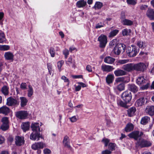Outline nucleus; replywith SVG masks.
Returning a JSON list of instances; mask_svg holds the SVG:
<instances>
[{"instance_id": "1", "label": "nucleus", "mask_w": 154, "mask_h": 154, "mask_svg": "<svg viewBox=\"0 0 154 154\" xmlns=\"http://www.w3.org/2000/svg\"><path fill=\"white\" fill-rule=\"evenodd\" d=\"M139 51V49L136 46L133 45L128 47L126 50L127 55L131 57L136 56Z\"/></svg>"}, {"instance_id": "2", "label": "nucleus", "mask_w": 154, "mask_h": 154, "mask_svg": "<svg viewBox=\"0 0 154 154\" xmlns=\"http://www.w3.org/2000/svg\"><path fill=\"white\" fill-rule=\"evenodd\" d=\"M97 41L99 42V47L101 48H104L107 43V37L105 35L102 34L98 38Z\"/></svg>"}, {"instance_id": "3", "label": "nucleus", "mask_w": 154, "mask_h": 154, "mask_svg": "<svg viewBox=\"0 0 154 154\" xmlns=\"http://www.w3.org/2000/svg\"><path fill=\"white\" fill-rule=\"evenodd\" d=\"M19 101L17 99L10 97L7 99L6 104L9 106L17 107L19 105Z\"/></svg>"}, {"instance_id": "4", "label": "nucleus", "mask_w": 154, "mask_h": 154, "mask_svg": "<svg viewBox=\"0 0 154 154\" xmlns=\"http://www.w3.org/2000/svg\"><path fill=\"white\" fill-rule=\"evenodd\" d=\"M126 48V45L124 44H120L118 46H115L113 49V53L117 55H119L122 52H124Z\"/></svg>"}, {"instance_id": "5", "label": "nucleus", "mask_w": 154, "mask_h": 154, "mask_svg": "<svg viewBox=\"0 0 154 154\" xmlns=\"http://www.w3.org/2000/svg\"><path fill=\"white\" fill-rule=\"evenodd\" d=\"M132 95L131 91H126L123 92L122 94V98L124 101L129 103L131 101Z\"/></svg>"}, {"instance_id": "6", "label": "nucleus", "mask_w": 154, "mask_h": 154, "mask_svg": "<svg viewBox=\"0 0 154 154\" xmlns=\"http://www.w3.org/2000/svg\"><path fill=\"white\" fill-rule=\"evenodd\" d=\"M146 69V66L144 63L140 62L134 64V70L144 72Z\"/></svg>"}, {"instance_id": "7", "label": "nucleus", "mask_w": 154, "mask_h": 154, "mask_svg": "<svg viewBox=\"0 0 154 154\" xmlns=\"http://www.w3.org/2000/svg\"><path fill=\"white\" fill-rule=\"evenodd\" d=\"M15 116L20 119H25L27 118L28 113L26 111H19L16 112Z\"/></svg>"}, {"instance_id": "8", "label": "nucleus", "mask_w": 154, "mask_h": 154, "mask_svg": "<svg viewBox=\"0 0 154 154\" xmlns=\"http://www.w3.org/2000/svg\"><path fill=\"white\" fill-rule=\"evenodd\" d=\"M143 134V133L142 132L134 131L129 134L128 136L131 138H134L135 140H137Z\"/></svg>"}, {"instance_id": "9", "label": "nucleus", "mask_w": 154, "mask_h": 154, "mask_svg": "<svg viewBox=\"0 0 154 154\" xmlns=\"http://www.w3.org/2000/svg\"><path fill=\"white\" fill-rule=\"evenodd\" d=\"M46 147V144L45 143L40 142L35 143L32 145L31 147L33 149L36 150L43 149Z\"/></svg>"}, {"instance_id": "10", "label": "nucleus", "mask_w": 154, "mask_h": 154, "mask_svg": "<svg viewBox=\"0 0 154 154\" xmlns=\"http://www.w3.org/2000/svg\"><path fill=\"white\" fill-rule=\"evenodd\" d=\"M122 68L125 71L128 72L134 70V63H128L123 65Z\"/></svg>"}, {"instance_id": "11", "label": "nucleus", "mask_w": 154, "mask_h": 154, "mask_svg": "<svg viewBox=\"0 0 154 154\" xmlns=\"http://www.w3.org/2000/svg\"><path fill=\"white\" fill-rule=\"evenodd\" d=\"M41 138L42 139L44 138L39 133H35L33 132L30 135V138L32 140L38 141Z\"/></svg>"}, {"instance_id": "12", "label": "nucleus", "mask_w": 154, "mask_h": 154, "mask_svg": "<svg viewBox=\"0 0 154 154\" xmlns=\"http://www.w3.org/2000/svg\"><path fill=\"white\" fill-rule=\"evenodd\" d=\"M145 112L147 114L150 116L154 115V106L148 105L145 110Z\"/></svg>"}, {"instance_id": "13", "label": "nucleus", "mask_w": 154, "mask_h": 154, "mask_svg": "<svg viewBox=\"0 0 154 154\" xmlns=\"http://www.w3.org/2000/svg\"><path fill=\"white\" fill-rule=\"evenodd\" d=\"M138 145L141 147H148L151 146V143L143 139H140L138 142Z\"/></svg>"}, {"instance_id": "14", "label": "nucleus", "mask_w": 154, "mask_h": 154, "mask_svg": "<svg viewBox=\"0 0 154 154\" xmlns=\"http://www.w3.org/2000/svg\"><path fill=\"white\" fill-rule=\"evenodd\" d=\"M24 142L23 137H20L18 136H16L15 142V144L17 146H22L24 144Z\"/></svg>"}, {"instance_id": "15", "label": "nucleus", "mask_w": 154, "mask_h": 154, "mask_svg": "<svg viewBox=\"0 0 154 154\" xmlns=\"http://www.w3.org/2000/svg\"><path fill=\"white\" fill-rule=\"evenodd\" d=\"M10 108L5 105L3 106L0 108V114H2L5 116H7L10 113Z\"/></svg>"}, {"instance_id": "16", "label": "nucleus", "mask_w": 154, "mask_h": 154, "mask_svg": "<svg viewBox=\"0 0 154 154\" xmlns=\"http://www.w3.org/2000/svg\"><path fill=\"white\" fill-rule=\"evenodd\" d=\"M65 63L67 66H70L71 64L72 67L74 68L75 67V60L72 59L71 55L70 56L67 60L65 61Z\"/></svg>"}, {"instance_id": "17", "label": "nucleus", "mask_w": 154, "mask_h": 154, "mask_svg": "<svg viewBox=\"0 0 154 154\" xmlns=\"http://www.w3.org/2000/svg\"><path fill=\"white\" fill-rule=\"evenodd\" d=\"M147 17L150 20H154V10L151 8H148L146 13Z\"/></svg>"}, {"instance_id": "18", "label": "nucleus", "mask_w": 154, "mask_h": 154, "mask_svg": "<svg viewBox=\"0 0 154 154\" xmlns=\"http://www.w3.org/2000/svg\"><path fill=\"white\" fill-rule=\"evenodd\" d=\"M63 143L64 147L69 149L71 148V147L70 145V140L69 137L67 135L65 136L64 137Z\"/></svg>"}, {"instance_id": "19", "label": "nucleus", "mask_w": 154, "mask_h": 154, "mask_svg": "<svg viewBox=\"0 0 154 154\" xmlns=\"http://www.w3.org/2000/svg\"><path fill=\"white\" fill-rule=\"evenodd\" d=\"M128 89L129 91L135 93L138 91L139 88L134 84L131 83L128 84Z\"/></svg>"}, {"instance_id": "20", "label": "nucleus", "mask_w": 154, "mask_h": 154, "mask_svg": "<svg viewBox=\"0 0 154 154\" xmlns=\"http://www.w3.org/2000/svg\"><path fill=\"white\" fill-rule=\"evenodd\" d=\"M127 73L124 70L118 68L114 71V74L116 76H119L126 75Z\"/></svg>"}, {"instance_id": "21", "label": "nucleus", "mask_w": 154, "mask_h": 154, "mask_svg": "<svg viewBox=\"0 0 154 154\" xmlns=\"http://www.w3.org/2000/svg\"><path fill=\"white\" fill-rule=\"evenodd\" d=\"M136 111V108L134 106H132L127 110V114L129 117L133 116L135 114V112Z\"/></svg>"}, {"instance_id": "22", "label": "nucleus", "mask_w": 154, "mask_h": 154, "mask_svg": "<svg viewBox=\"0 0 154 154\" xmlns=\"http://www.w3.org/2000/svg\"><path fill=\"white\" fill-rule=\"evenodd\" d=\"M101 69L103 72H110L114 69L112 66L107 65H102Z\"/></svg>"}, {"instance_id": "23", "label": "nucleus", "mask_w": 154, "mask_h": 154, "mask_svg": "<svg viewBox=\"0 0 154 154\" xmlns=\"http://www.w3.org/2000/svg\"><path fill=\"white\" fill-rule=\"evenodd\" d=\"M146 80L145 79L144 76L138 77L136 80V83L139 85H142L146 83Z\"/></svg>"}, {"instance_id": "24", "label": "nucleus", "mask_w": 154, "mask_h": 154, "mask_svg": "<svg viewBox=\"0 0 154 154\" xmlns=\"http://www.w3.org/2000/svg\"><path fill=\"white\" fill-rule=\"evenodd\" d=\"M14 55L10 51L6 52L4 54V57L5 59L7 60H13Z\"/></svg>"}, {"instance_id": "25", "label": "nucleus", "mask_w": 154, "mask_h": 154, "mask_svg": "<svg viewBox=\"0 0 154 154\" xmlns=\"http://www.w3.org/2000/svg\"><path fill=\"white\" fill-rule=\"evenodd\" d=\"M146 100V98L144 97H140L136 100V103L138 106H141L144 105Z\"/></svg>"}, {"instance_id": "26", "label": "nucleus", "mask_w": 154, "mask_h": 154, "mask_svg": "<svg viewBox=\"0 0 154 154\" xmlns=\"http://www.w3.org/2000/svg\"><path fill=\"white\" fill-rule=\"evenodd\" d=\"M114 76L113 74L108 75L106 78V82L108 84L112 83L114 80Z\"/></svg>"}, {"instance_id": "27", "label": "nucleus", "mask_w": 154, "mask_h": 154, "mask_svg": "<svg viewBox=\"0 0 154 154\" xmlns=\"http://www.w3.org/2000/svg\"><path fill=\"white\" fill-rule=\"evenodd\" d=\"M117 104L118 106L125 108H128V106L127 105V104L128 103L127 102H126L124 101V102L120 99L117 100Z\"/></svg>"}, {"instance_id": "28", "label": "nucleus", "mask_w": 154, "mask_h": 154, "mask_svg": "<svg viewBox=\"0 0 154 154\" xmlns=\"http://www.w3.org/2000/svg\"><path fill=\"white\" fill-rule=\"evenodd\" d=\"M9 91V88L7 85H4L1 89L2 93L5 96L8 95Z\"/></svg>"}, {"instance_id": "29", "label": "nucleus", "mask_w": 154, "mask_h": 154, "mask_svg": "<svg viewBox=\"0 0 154 154\" xmlns=\"http://www.w3.org/2000/svg\"><path fill=\"white\" fill-rule=\"evenodd\" d=\"M20 106L22 107H24L27 105L28 100L27 98L24 97H20Z\"/></svg>"}, {"instance_id": "30", "label": "nucleus", "mask_w": 154, "mask_h": 154, "mask_svg": "<svg viewBox=\"0 0 154 154\" xmlns=\"http://www.w3.org/2000/svg\"><path fill=\"white\" fill-rule=\"evenodd\" d=\"M87 5L86 1L84 0H80L78 1L76 3V5L78 8L84 7Z\"/></svg>"}, {"instance_id": "31", "label": "nucleus", "mask_w": 154, "mask_h": 154, "mask_svg": "<svg viewBox=\"0 0 154 154\" xmlns=\"http://www.w3.org/2000/svg\"><path fill=\"white\" fill-rule=\"evenodd\" d=\"M137 46L139 47V48L142 49H144L146 47V43L145 42L140 40L137 41Z\"/></svg>"}, {"instance_id": "32", "label": "nucleus", "mask_w": 154, "mask_h": 154, "mask_svg": "<svg viewBox=\"0 0 154 154\" xmlns=\"http://www.w3.org/2000/svg\"><path fill=\"white\" fill-rule=\"evenodd\" d=\"M115 59L111 57L108 56L106 57L104 59V62L108 64H112L114 62Z\"/></svg>"}, {"instance_id": "33", "label": "nucleus", "mask_w": 154, "mask_h": 154, "mask_svg": "<svg viewBox=\"0 0 154 154\" xmlns=\"http://www.w3.org/2000/svg\"><path fill=\"white\" fill-rule=\"evenodd\" d=\"M119 30L117 29H115L111 30L109 33L108 37L109 38H112L116 36L119 32Z\"/></svg>"}, {"instance_id": "34", "label": "nucleus", "mask_w": 154, "mask_h": 154, "mask_svg": "<svg viewBox=\"0 0 154 154\" xmlns=\"http://www.w3.org/2000/svg\"><path fill=\"white\" fill-rule=\"evenodd\" d=\"M150 120L149 117L147 116H144L142 118L140 121L141 124L145 125L147 124Z\"/></svg>"}, {"instance_id": "35", "label": "nucleus", "mask_w": 154, "mask_h": 154, "mask_svg": "<svg viewBox=\"0 0 154 154\" xmlns=\"http://www.w3.org/2000/svg\"><path fill=\"white\" fill-rule=\"evenodd\" d=\"M122 22L123 25L128 26L132 25L133 23L132 21L127 19H125L123 20Z\"/></svg>"}, {"instance_id": "36", "label": "nucleus", "mask_w": 154, "mask_h": 154, "mask_svg": "<svg viewBox=\"0 0 154 154\" xmlns=\"http://www.w3.org/2000/svg\"><path fill=\"white\" fill-rule=\"evenodd\" d=\"M27 96L30 97L33 94L34 91L32 86L29 85H28V90L27 91Z\"/></svg>"}, {"instance_id": "37", "label": "nucleus", "mask_w": 154, "mask_h": 154, "mask_svg": "<svg viewBox=\"0 0 154 154\" xmlns=\"http://www.w3.org/2000/svg\"><path fill=\"white\" fill-rule=\"evenodd\" d=\"M125 84L124 82L118 84L117 89L120 91H122L125 89Z\"/></svg>"}, {"instance_id": "38", "label": "nucleus", "mask_w": 154, "mask_h": 154, "mask_svg": "<svg viewBox=\"0 0 154 154\" xmlns=\"http://www.w3.org/2000/svg\"><path fill=\"white\" fill-rule=\"evenodd\" d=\"M131 29H125L122 30V33L123 36H125L130 34L131 33Z\"/></svg>"}, {"instance_id": "39", "label": "nucleus", "mask_w": 154, "mask_h": 154, "mask_svg": "<svg viewBox=\"0 0 154 154\" xmlns=\"http://www.w3.org/2000/svg\"><path fill=\"white\" fill-rule=\"evenodd\" d=\"M5 36L4 33L2 32H0V43H2L5 41Z\"/></svg>"}, {"instance_id": "40", "label": "nucleus", "mask_w": 154, "mask_h": 154, "mask_svg": "<svg viewBox=\"0 0 154 154\" xmlns=\"http://www.w3.org/2000/svg\"><path fill=\"white\" fill-rule=\"evenodd\" d=\"M103 6V4L102 2H96L94 7L96 9H100Z\"/></svg>"}, {"instance_id": "41", "label": "nucleus", "mask_w": 154, "mask_h": 154, "mask_svg": "<svg viewBox=\"0 0 154 154\" xmlns=\"http://www.w3.org/2000/svg\"><path fill=\"white\" fill-rule=\"evenodd\" d=\"M118 42L117 39L115 38L111 41L109 43V45L110 46L113 47L114 46H117L118 45Z\"/></svg>"}, {"instance_id": "42", "label": "nucleus", "mask_w": 154, "mask_h": 154, "mask_svg": "<svg viewBox=\"0 0 154 154\" xmlns=\"http://www.w3.org/2000/svg\"><path fill=\"white\" fill-rule=\"evenodd\" d=\"M31 128L32 129L33 132L39 133L40 128L39 126H31Z\"/></svg>"}, {"instance_id": "43", "label": "nucleus", "mask_w": 154, "mask_h": 154, "mask_svg": "<svg viewBox=\"0 0 154 154\" xmlns=\"http://www.w3.org/2000/svg\"><path fill=\"white\" fill-rule=\"evenodd\" d=\"M10 46L8 45H0V50L2 51H6L10 49Z\"/></svg>"}, {"instance_id": "44", "label": "nucleus", "mask_w": 154, "mask_h": 154, "mask_svg": "<svg viewBox=\"0 0 154 154\" xmlns=\"http://www.w3.org/2000/svg\"><path fill=\"white\" fill-rule=\"evenodd\" d=\"M108 146L109 150L111 151L115 150L116 144L114 143H110L109 144Z\"/></svg>"}, {"instance_id": "45", "label": "nucleus", "mask_w": 154, "mask_h": 154, "mask_svg": "<svg viewBox=\"0 0 154 154\" xmlns=\"http://www.w3.org/2000/svg\"><path fill=\"white\" fill-rule=\"evenodd\" d=\"M1 121L3 123V125H8L9 120L7 117H3Z\"/></svg>"}, {"instance_id": "46", "label": "nucleus", "mask_w": 154, "mask_h": 154, "mask_svg": "<svg viewBox=\"0 0 154 154\" xmlns=\"http://www.w3.org/2000/svg\"><path fill=\"white\" fill-rule=\"evenodd\" d=\"M64 63V61L63 60H61L59 61L57 63V66L59 71H61V68Z\"/></svg>"}, {"instance_id": "47", "label": "nucleus", "mask_w": 154, "mask_h": 154, "mask_svg": "<svg viewBox=\"0 0 154 154\" xmlns=\"http://www.w3.org/2000/svg\"><path fill=\"white\" fill-rule=\"evenodd\" d=\"M134 126H126L125 129L126 132H129L133 131L134 128Z\"/></svg>"}, {"instance_id": "48", "label": "nucleus", "mask_w": 154, "mask_h": 154, "mask_svg": "<svg viewBox=\"0 0 154 154\" xmlns=\"http://www.w3.org/2000/svg\"><path fill=\"white\" fill-rule=\"evenodd\" d=\"M47 68L48 70L49 74L51 75L52 72V65L51 63H47Z\"/></svg>"}, {"instance_id": "49", "label": "nucleus", "mask_w": 154, "mask_h": 154, "mask_svg": "<svg viewBox=\"0 0 154 154\" xmlns=\"http://www.w3.org/2000/svg\"><path fill=\"white\" fill-rule=\"evenodd\" d=\"M124 80V78L123 77H118L116 79L114 85H118L119 83L121 82H122Z\"/></svg>"}, {"instance_id": "50", "label": "nucleus", "mask_w": 154, "mask_h": 154, "mask_svg": "<svg viewBox=\"0 0 154 154\" xmlns=\"http://www.w3.org/2000/svg\"><path fill=\"white\" fill-rule=\"evenodd\" d=\"M61 79L64 80V82H66L67 83V85H66V86H69V83H70V81L69 80V79H68V78H67L64 75H63L61 77Z\"/></svg>"}, {"instance_id": "51", "label": "nucleus", "mask_w": 154, "mask_h": 154, "mask_svg": "<svg viewBox=\"0 0 154 154\" xmlns=\"http://www.w3.org/2000/svg\"><path fill=\"white\" fill-rule=\"evenodd\" d=\"M49 52L51 56L52 57H54L55 54V49L54 48L51 47L49 50Z\"/></svg>"}, {"instance_id": "52", "label": "nucleus", "mask_w": 154, "mask_h": 154, "mask_svg": "<svg viewBox=\"0 0 154 154\" xmlns=\"http://www.w3.org/2000/svg\"><path fill=\"white\" fill-rule=\"evenodd\" d=\"M105 120L106 122L107 125H110L112 123L111 120L109 117L106 116Z\"/></svg>"}, {"instance_id": "53", "label": "nucleus", "mask_w": 154, "mask_h": 154, "mask_svg": "<svg viewBox=\"0 0 154 154\" xmlns=\"http://www.w3.org/2000/svg\"><path fill=\"white\" fill-rule=\"evenodd\" d=\"M69 51L67 49H65L63 51V54L64 55L65 58L66 59L68 57V55L69 54Z\"/></svg>"}, {"instance_id": "54", "label": "nucleus", "mask_w": 154, "mask_h": 154, "mask_svg": "<svg viewBox=\"0 0 154 154\" xmlns=\"http://www.w3.org/2000/svg\"><path fill=\"white\" fill-rule=\"evenodd\" d=\"M20 88L23 90L27 89V85L26 83L22 82L20 85Z\"/></svg>"}, {"instance_id": "55", "label": "nucleus", "mask_w": 154, "mask_h": 154, "mask_svg": "<svg viewBox=\"0 0 154 154\" xmlns=\"http://www.w3.org/2000/svg\"><path fill=\"white\" fill-rule=\"evenodd\" d=\"M21 128L24 132H25L26 131L29 130V126H21Z\"/></svg>"}, {"instance_id": "56", "label": "nucleus", "mask_w": 154, "mask_h": 154, "mask_svg": "<svg viewBox=\"0 0 154 154\" xmlns=\"http://www.w3.org/2000/svg\"><path fill=\"white\" fill-rule=\"evenodd\" d=\"M128 4L133 5H135L137 3L134 0H127Z\"/></svg>"}, {"instance_id": "57", "label": "nucleus", "mask_w": 154, "mask_h": 154, "mask_svg": "<svg viewBox=\"0 0 154 154\" xmlns=\"http://www.w3.org/2000/svg\"><path fill=\"white\" fill-rule=\"evenodd\" d=\"M4 17V13L3 12H0V24L3 25L2 19Z\"/></svg>"}, {"instance_id": "58", "label": "nucleus", "mask_w": 154, "mask_h": 154, "mask_svg": "<svg viewBox=\"0 0 154 154\" xmlns=\"http://www.w3.org/2000/svg\"><path fill=\"white\" fill-rule=\"evenodd\" d=\"M102 141L104 143L105 146H107L109 142V140L106 138L103 139L102 140Z\"/></svg>"}, {"instance_id": "59", "label": "nucleus", "mask_w": 154, "mask_h": 154, "mask_svg": "<svg viewBox=\"0 0 154 154\" xmlns=\"http://www.w3.org/2000/svg\"><path fill=\"white\" fill-rule=\"evenodd\" d=\"M71 77L74 79H83V75H72Z\"/></svg>"}, {"instance_id": "60", "label": "nucleus", "mask_w": 154, "mask_h": 154, "mask_svg": "<svg viewBox=\"0 0 154 154\" xmlns=\"http://www.w3.org/2000/svg\"><path fill=\"white\" fill-rule=\"evenodd\" d=\"M104 25V24H103L101 22H100V23H98L96 25L95 28L97 29L100 28L102 27H103Z\"/></svg>"}, {"instance_id": "61", "label": "nucleus", "mask_w": 154, "mask_h": 154, "mask_svg": "<svg viewBox=\"0 0 154 154\" xmlns=\"http://www.w3.org/2000/svg\"><path fill=\"white\" fill-rule=\"evenodd\" d=\"M112 152L110 150L106 149L102 152V154H110Z\"/></svg>"}, {"instance_id": "62", "label": "nucleus", "mask_w": 154, "mask_h": 154, "mask_svg": "<svg viewBox=\"0 0 154 154\" xmlns=\"http://www.w3.org/2000/svg\"><path fill=\"white\" fill-rule=\"evenodd\" d=\"M149 86V83H147V84H146L145 85H143V86H142V87H141V88L143 90L146 89L148 88Z\"/></svg>"}, {"instance_id": "63", "label": "nucleus", "mask_w": 154, "mask_h": 154, "mask_svg": "<svg viewBox=\"0 0 154 154\" xmlns=\"http://www.w3.org/2000/svg\"><path fill=\"white\" fill-rule=\"evenodd\" d=\"M45 154H50L51 153V151L49 149L46 148L43 150Z\"/></svg>"}, {"instance_id": "64", "label": "nucleus", "mask_w": 154, "mask_h": 154, "mask_svg": "<svg viewBox=\"0 0 154 154\" xmlns=\"http://www.w3.org/2000/svg\"><path fill=\"white\" fill-rule=\"evenodd\" d=\"M128 60H119L118 62L121 64H124L127 63Z\"/></svg>"}]
</instances>
